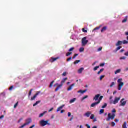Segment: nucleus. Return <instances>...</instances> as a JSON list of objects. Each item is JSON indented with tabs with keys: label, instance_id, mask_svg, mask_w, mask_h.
Listing matches in <instances>:
<instances>
[{
	"label": "nucleus",
	"instance_id": "obj_33",
	"mask_svg": "<svg viewBox=\"0 0 128 128\" xmlns=\"http://www.w3.org/2000/svg\"><path fill=\"white\" fill-rule=\"evenodd\" d=\"M72 60V57H70L67 59L66 62H70Z\"/></svg>",
	"mask_w": 128,
	"mask_h": 128
},
{
	"label": "nucleus",
	"instance_id": "obj_50",
	"mask_svg": "<svg viewBox=\"0 0 128 128\" xmlns=\"http://www.w3.org/2000/svg\"><path fill=\"white\" fill-rule=\"evenodd\" d=\"M54 110V108H51L49 110L48 112H52Z\"/></svg>",
	"mask_w": 128,
	"mask_h": 128
},
{
	"label": "nucleus",
	"instance_id": "obj_42",
	"mask_svg": "<svg viewBox=\"0 0 128 128\" xmlns=\"http://www.w3.org/2000/svg\"><path fill=\"white\" fill-rule=\"evenodd\" d=\"M88 98V96H86L84 97H83V98H82V100H86V98Z\"/></svg>",
	"mask_w": 128,
	"mask_h": 128
},
{
	"label": "nucleus",
	"instance_id": "obj_3",
	"mask_svg": "<svg viewBox=\"0 0 128 128\" xmlns=\"http://www.w3.org/2000/svg\"><path fill=\"white\" fill-rule=\"evenodd\" d=\"M114 118H116V114H113L112 115V114L110 113L108 114V117L107 118L106 120L107 122H110V120H114Z\"/></svg>",
	"mask_w": 128,
	"mask_h": 128
},
{
	"label": "nucleus",
	"instance_id": "obj_1",
	"mask_svg": "<svg viewBox=\"0 0 128 128\" xmlns=\"http://www.w3.org/2000/svg\"><path fill=\"white\" fill-rule=\"evenodd\" d=\"M122 79H119L118 80V82L119 84L118 86V90H122V86H124V84L122 82Z\"/></svg>",
	"mask_w": 128,
	"mask_h": 128
},
{
	"label": "nucleus",
	"instance_id": "obj_62",
	"mask_svg": "<svg viewBox=\"0 0 128 128\" xmlns=\"http://www.w3.org/2000/svg\"><path fill=\"white\" fill-rule=\"evenodd\" d=\"M97 122V120H96V118H94V120H93V122Z\"/></svg>",
	"mask_w": 128,
	"mask_h": 128
},
{
	"label": "nucleus",
	"instance_id": "obj_48",
	"mask_svg": "<svg viewBox=\"0 0 128 128\" xmlns=\"http://www.w3.org/2000/svg\"><path fill=\"white\" fill-rule=\"evenodd\" d=\"M18 102L16 104H15L14 106V108H16V107L18 106Z\"/></svg>",
	"mask_w": 128,
	"mask_h": 128
},
{
	"label": "nucleus",
	"instance_id": "obj_25",
	"mask_svg": "<svg viewBox=\"0 0 128 128\" xmlns=\"http://www.w3.org/2000/svg\"><path fill=\"white\" fill-rule=\"evenodd\" d=\"M54 81H52V82H51V83L50 84V85L49 86V88H52V86H54Z\"/></svg>",
	"mask_w": 128,
	"mask_h": 128
},
{
	"label": "nucleus",
	"instance_id": "obj_30",
	"mask_svg": "<svg viewBox=\"0 0 128 128\" xmlns=\"http://www.w3.org/2000/svg\"><path fill=\"white\" fill-rule=\"evenodd\" d=\"M32 91H34V89H31L29 92V94L28 96H32Z\"/></svg>",
	"mask_w": 128,
	"mask_h": 128
},
{
	"label": "nucleus",
	"instance_id": "obj_7",
	"mask_svg": "<svg viewBox=\"0 0 128 128\" xmlns=\"http://www.w3.org/2000/svg\"><path fill=\"white\" fill-rule=\"evenodd\" d=\"M58 60H60L59 57H57L56 58H54V57H52L50 60V62L52 64L54 62H56Z\"/></svg>",
	"mask_w": 128,
	"mask_h": 128
},
{
	"label": "nucleus",
	"instance_id": "obj_31",
	"mask_svg": "<svg viewBox=\"0 0 128 128\" xmlns=\"http://www.w3.org/2000/svg\"><path fill=\"white\" fill-rule=\"evenodd\" d=\"M104 98V96H101L99 98V100H98V102H99L100 104V101Z\"/></svg>",
	"mask_w": 128,
	"mask_h": 128
},
{
	"label": "nucleus",
	"instance_id": "obj_4",
	"mask_svg": "<svg viewBox=\"0 0 128 128\" xmlns=\"http://www.w3.org/2000/svg\"><path fill=\"white\" fill-rule=\"evenodd\" d=\"M40 124L41 126H50V124L48 123V120L44 121V120H42L40 121Z\"/></svg>",
	"mask_w": 128,
	"mask_h": 128
},
{
	"label": "nucleus",
	"instance_id": "obj_51",
	"mask_svg": "<svg viewBox=\"0 0 128 128\" xmlns=\"http://www.w3.org/2000/svg\"><path fill=\"white\" fill-rule=\"evenodd\" d=\"M102 48H100L98 49V52H102Z\"/></svg>",
	"mask_w": 128,
	"mask_h": 128
},
{
	"label": "nucleus",
	"instance_id": "obj_29",
	"mask_svg": "<svg viewBox=\"0 0 128 128\" xmlns=\"http://www.w3.org/2000/svg\"><path fill=\"white\" fill-rule=\"evenodd\" d=\"M79 62H80V60H77L76 61H75L74 64H78Z\"/></svg>",
	"mask_w": 128,
	"mask_h": 128
},
{
	"label": "nucleus",
	"instance_id": "obj_21",
	"mask_svg": "<svg viewBox=\"0 0 128 128\" xmlns=\"http://www.w3.org/2000/svg\"><path fill=\"white\" fill-rule=\"evenodd\" d=\"M41 101H37L34 104L33 106H38V104H40Z\"/></svg>",
	"mask_w": 128,
	"mask_h": 128
},
{
	"label": "nucleus",
	"instance_id": "obj_23",
	"mask_svg": "<svg viewBox=\"0 0 128 128\" xmlns=\"http://www.w3.org/2000/svg\"><path fill=\"white\" fill-rule=\"evenodd\" d=\"M79 52H84V48H80Z\"/></svg>",
	"mask_w": 128,
	"mask_h": 128
},
{
	"label": "nucleus",
	"instance_id": "obj_17",
	"mask_svg": "<svg viewBox=\"0 0 128 128\" xmlns=\"http://www.w3.org/2000/svg\"><path fill=\"white\" fill-rule=\"evenodd\" d=\"M108 30V28L106 26L104 27L101 30V32H106Z\"/></svg>",
	"mask_w": 128,
	"mask_h": 128
},
{
	"label": "nucleus",
	"instance_id": "obj_45",
	"mask_svg": "<svg viewBox=\"0 0 128 128\" xmlns=\"http://www.w3.org/2000/svg\"><path fill=\"white\" fill-rule=\"evenodd\" d=\"M82 32H86V33L88 32V30H86L85 28H82Z\"/></svg>",
	"mask_w": 128,
	"mask_h": 128
},
{
	"label": "nucleus",
	"instance_id": "obj_46",
	"mask_svg": "<svg viewBox=\"0 0 128 128\" xmlns=\"http://www.w3.org/2000/svg\"><path fill=\"white\" fill-rule=\"evenodd\" d=\"M78 94H84V91L82 90H80L78 92Z\"/></svg>",
	"mask_w": 128,
	"mask_h": 128
},
{
	"label": "nucleus",
	"instance_id": "obj_24",
	"mask_svg": "<svg viewBox=\"0 0 128 128\" xmlns=\"http://www.w3.org/2000/svg\"><path fill=\"white\" fill-rule=\"evenodd\" d=\"M104 68L101 69L99 72H98V74H102V72H104Z\"/></svg>",
	"mask_w": 128,
	"mask_h": 128
},
{
	"label": "nucleus",
	"instance_id": "obj_2",
	"mask_svg": "<svg viewBox=\"0 0 128 128\" xmlns=\"http://www.w3.org/2000/svg\"><path fill=\"white\" fill-rule=\"evenodd\" d=\"M66 80H68V78H66L62 80L61 82V84L59 85L58 86L55 90L56 92H58V90H60V88H61L62 87V86H64V84L66 82Z\"/></svg>",
	"mask_w": 128,
	"mask_h": 128
},
{
	"label": "nucleus",
	"instance_id": "obj_35",
	"mask_svg": "<svg viewBox=\"0 0 128 128\" xmlns=\"http://www.w3.org/2000/svg\"><path fill=\"white\" fill-rule=\"evenodd\" d=\"M90 120L94 119V114H92L91 116L90 117Z\"/></svg>",
	"mask_w": 128,
	"mask_h": 128
},
{
	"label": "nucleus",
	"instance_id": "obj_57",
	"mask_svg": "<svg viewBox=\"0 0 128 128\" xmlns=\"http://www.w3.org/2000/svg\"><path fill=\"white\" fill-rule=\"evenodd\" d=\"M86 128H90V125H88V124H86Z\"/></svg>",
	"mask_w": 128,
	"mask_h": 128
},
{
	"label": "nucleus",
	"instance_id": "obj_6",
	"mask_svg": "<svg viewBox=\"0 0 128 128\" xmlns=\"http://www.w3.org/2000/svg\"><path fill=\"white\" fill-rule=\"evenodd\" d=\"M88 40H86V38H84L82 39V46H84L86 44H88Z\"/></svg>",
	"mask_w": 128,
	"mask_h": 128
},
{
	"label": "nucleus",
	"instance_id": "obj_22",
	"mask_svg": "<svg viewBox=\"0 0 128 128\" xmlns=\"http://www.w3.org/2000/svg\"><path fill=\"white\" fill-rule=\"evenodd\" d=\"M46 112H44L41 114L39 118H42V116H44V114H46Z\"/></svg>",
	"mask_w": 128,
	"mask_h": 128
},
{
	"label": "nucleus",
	"instance_id": "obj_26",
	"mask_svg": "<svg viewBox=\"0 0 128 128\" xmlns=\"http://www.w3.org/2000/svg\"><path fill=\"white\" fill-rule=\"evenodd\" d=\"M122 72L121 70H118L115 72V74H120Z\"/></svg>",
	"mask_w": 128,
	"mask_h": 128
},
{
	"label": "nucleus",
	"instance_id": "obj_28",
	"mask_svg": "<svg viewBox=\"0 0 128 128\" xmlns=\"http://www.w3.org/2000/svg\"><path fill=\"white\" fill-rule=\"evenodd\" d=\"M104 114V110H100V114Z\"/></svg>",
	"mask_w": 128,
	"mask_h": 128
},
{
	"label": "nucleus",
	"instance_id": "obj_27",
	"mask_svg": "<svg viewBox=\"0 0 128 128\" xmlns=\"http://www.w3.org/2000/svg\"><path fill=\"white\" fill-rule=\"evenodd\" d=\"M126 122H124V124L122 126V128H128V127H126Z\"/></svg>",
	"mask_w": 128,
	"mask_h": 128
},
{
	"label": "nucleus",
	"instance_id": "obj_8",
	"mask_svg": "<svg viewBox=\"0 0 128 128\" xmlns=\"http://www.w3.org/2000/svg\"><path fill=\"white\" fill-rule=\"evenodd\" d=\"M32 118H28V119H26V120L25 124H26V126H28V124H32Z\"/></svg>",
	"mask_w": 128,
	"mask_h": 128
},
{
	"label": "nucleus",
	"instance_id": "obj_15",
	"mask_svg": "<svg viewBox=\"0 0 128 128\" xmlns=\"http://www.w3.org/2000/svg\"><path fill=\"white\" fill-rule=\"evenodd\" d=\"M91 114H92V112H88L85 114L84 116H87V118H90Z\"/></svg>",
	"mask_w": 128,
	"mask_h": 128
},
{
	"label": "nucleus",
	"instance_id": "obj_34",
	"mask_svg": "<svg viewBox=\"0 0 128 128\" xmlns=\"http://www.w3.org/2000/svg\"><path fill=\"white\" fill-rule=\"evenodd\" d=\"M74 50V48H72L68 50V52H73V50Z\"/></svg>",
	"mask_w": 128,
	"mask_h": 128
},
{
	"label": "nucleus",
	"instance_id": "obj_59",
	"mask_svg": "<svg viewBox=\"0 0 128 128\" xmlns=\"http://www.w3.org/2000/svg\"><path fill=\"white\" fill-rule=\"evenodd\" d=\"M124 56H128V52L124 54Z\"/></svg>",
	"mask_w": 128,
	"mask_h": 128
},
{
	"label": "nucleus",
	"instance_id": "obj_18",
	"mask_svg": "<svg viewBox=\"0 0 128 128\" xmlns=\"http://www.w3.org/2000/svg\"><path fill=\"white\" fill-rule=\"evenodd\" d=\"M121 48H122V46H120L118 48H116V49L115 50L114 52H117L118 50H120Z\"/></svg>",
	"mask_w": 128,
	"mask_h": 128
},
{
	"label": "nucleus",
	"instance_id": "obj_39",
	"mask_svg": "<svg viewBox=\"0 0 128 128\" xmlns=\"http://www.w3.org/2000/svg\"><path fill=\"white\" fill-rule=\"evenodd\" d=\"M106 106H108V104L106 103L102 106V108H106Z\"/></svg>",
	"mask_w": 128,
	"mask_h": 128
},
{
	"label": "nucleus",
	"instance_id": "obj_10",
	"mask_svg": "<svg viewBox=\"0 0 128 128\" xmlns=\"http://www.w3.org/2000/svg\"><path fill=\"white\" fill-rule=\"evenodd\" d=\"M41 92L40 91H39V92H36V94L34 96V97H32L31 98V100H34L36 98V96H38V94H40Z\"/></svg>",
	"mask_w": 128,
	"mask_h": 128
},
{
	"label": "nucleus",
	"instance_id": "obj_64",
	"mask_svg": "<svg viewBox=\"0 0 128 128\" xmlns=\"http://www.w3.org/2000/svg\"><path fill=\"white\" fill-rule=\"evenodd\" d=\"M58 86V84H54V87L56 88V86Z\"/></svg>",
	"mask_w": 128,
	"mask_h": 128
},
{
	"label": "nucleus",
	"instance_id": "obj_49",
	"mask_svg": "<svg viewBox=\"0 0 128 128\" xmlns=\"http://www.w3.org/2000/svg\"><path fill=\"white\" fill-rule=\"evenodd\" d=\"M26 126V123L23 124L22 126H20V128H24V126Z\"/></svg>",
	"mask_w": 128,
	"mask_h": 128
},
{
	"label": "nucleus",
	"instance_id": "obj_44",
	"mask_svg": "<svg viewBox=\"0 0 128 128\" xmlns=\"http://www.w3.org/2000/svg\"><path fill=\"white\" fill-rule=\"evenodd\" d=\"M112 126H116V123L114 122H112Z\"/></svg>",
	"mask_w": 128,
	"mask_h": 128
},
{
	"label": "nucleus",
	"instance_id": "obj_55",
	"mask_svg": "<svg viewBox=\"0 0 128 128\" xmlns=\"http://www.w3.org/2000/svg\"><path fill=\"white\" fill-rule=\"evenodd\" d=\"M62 76H66V72H64Z\"/></svg>",
	"mask_w": 128,
	"mask_h": 128
},
{
	"label": "nucleus",
	"instance_id": "obj_12",
	"mask_svg": "<svg viewBox=\"0 0 128 128\" xmlns=\"http://www.w3.org/2000/svg\"><path fill=\"white\" fill-rule=\"evenodd\" d=\"M98 104H100V102H98L94 103H92L91 104V108H94V106H98Z\"/></svg>",
	"mask_w": 128,
	"mask_h": 128
},
{
	"label": "nucleus",
	"instance_id": "obj_9",
	"mask_svg": "<svg viewBox=\"0 0 128 128\" xmlns=\"http://www.w3.org/2000/svg\"><path fill=\"white\" fill-rule=\"evenodd\" d=\"M125 98H122L121 101H120V106H124L126 104V101H124L125 100Z\"/></svg>",
	"mask_w": 128,
	"mask_h": 128
},
{
	"label": "nucleus",
	"instance_id": "obj_19",
	"mask_svg": "<svg viewBox=\"0 0 128 128\" xmlns=\"http://www.w3.org/2000/svg\"><path fill=\"white\" fill-rule=\"evenodd\" d=\"M128 22V16L122 21V24H124Z\"/></svg>",
	"mask_w": 128,
	"mask_h": 128
},
{
	"label": "nucleus",
	"instance_id": "obj_56",
	"mask_svg": "<svg viewBox=\"0 0 128 128\" xmlns=\"http://www.w3.org/2000/svg\"><path fill=\"white\" fill-rule=\"evenodd\" d=\"M62 109L60 108V107L57 109V112H60V110Z\"/></svg>",
	"mask_w": 128,
	"mask_h": 128
},
{
	"label": "nucleus",
	"instance_id": "obj_61",
	"mask_svg": "<svg viewBox=\"0 0 128 128\" xmlns=\"http://www.w3.org/2000/svg\"><path fill=\"white\" fill-rule=\"evenodd\" d=\"M124 52V49H122L120 50V52Z\"/></svg>",
	"mask_w": 128,
	"mask_h": 128
},
{
	"label": "nucleus",
	"instance_id": "obj_16",
	"mask_svg": "<svg viewBox=\"0 0 128 128\" xmlns=\"http://www.w3.org/2000/svg\"><path fill=\"white\" fill-rule=\"evenodd\" d=\"M84 68H83L79 69L78 70V74H82V72H84Z\"/></svg>",
	"mask_w": 128,
	"mask_h": 128
},
{
	"label": "nucleus",
	"instance_id": "obj_52",
	"mask_svg": "<svg viewBox=\"0 0 128 128\" xmlns=\"http://www.w3.org/2000/svg\"><path fill=\"white\" fill-rule=\"evenodd\" d=\"M70 116H72V113L68 112V117L70 118Z\"/></svg>",
	"mask_w": 128,
	"mask_h": 128
},
{
	"label": "nucleus",
	"instance_id": "obj_32",
	"mask_svg": "<svg viewBox=\"0 0 128 128\" xmlns=\"http://www.w3.org/2000/svg\"><path fill=\"white\" fill-rule=\"evenodd\" d=\"M71 54H72V52H68L66 54V56H71Z\"/></svg>",
	"mask_w": 128,
	"mask_h": 128
},
{
	"label": "nucleus",
	"instance_id": "obj_13",
	"mask_svg": "<svg viewBox=\"0 0 128 128\" xmlns=\"http://www.w3.org/2000/svg\"><path fill=\"white\" fill-rule=\"evenodd\" d=\"M74 86H76V84H72L68 88V92H70V91L72 90V88H74Z\"/></svg>",
	"mask_w": 128,
	"mask_h": 128
},
{
	"label": "nucleus",
	"instance_id": "obj_37",
	"mask_svg": "<svg viewBox=\"0 0 128 128\" xmlns=\"http://www.w3.org/2000/svg\"><path fill=\"white\" fill-rule=\"evenodd\" d=\"M100 28V26L99 27H96L94 30L93 32H94V30H98Z\"/></svg>",
	"mask_w": 128,
	"mask_h": 128
},
{
	"label": "nucleus",
	"instance_id": "obj_63",
	"mask_svg": "<svg viewBox=\"0 0 128 128\" xmlns=\"http://www.w3.org/2000/svg\"><path fill=\"white\" fill-rule=\"evenodd\" d=\"M116 109H114L112 110V112H116Z\"/></svg>",
	"mask_w": 128,
	"mask_h": 128
},
{
	"label": "nucleus",
	"instance_id": "obj_14",
	"mask_svg": "<svg viewBox=\"0 0 128 128\" xmlns=\"http://www.w3.org/2000/svg\"><path fill=\"white\" fill-rule=\"evenodd\" d=\"M122 44V41H118V42L116 44V46H120Z\"/></svg>",
	"mask_w": 128,
	"mask_h": 128
},
{
	"label": "nucleus",
	"instance_id": "obj_54",
	"mask_svg": "<svg viewBox=\"0 0 128 128\" xmlns=\"http://www.w3.org/2000/svg\"><path fill=\"white\" fill-rule=\"evenodd\" d=\"M126 57L123 56L120 58V60H126Z\"/></svg>",
	"mask_w": 128,
	"mask_h": 128
},
{
	"label": "nucleus",
	"instance_id": "obj_36",
	"mask_svg": "<svg viewBox=\"0 0 128 128\" xmlns=\"http://www.w3.org/2000/svg\"><path fill=\"white\" fill-rule=\"evenodd\" d=\"M98 68H100V66H97L94 68V72H96V70H98Z\"/></svg>",
	"mask_w": 128,
	"mask_h": 128
},
{
	"label": "nucleus",
	"instance_id": "obj_5",
	"mask_svg": "<svg viewBox=\"0 0 128 128\" xmlns=\"http://www.w3.org/2000/svg\"><path fill=\"white\" fill-rule=\"evenodd\" d=\"M120 97H116L114 101L113 102H110V104H118V102H120Z\"/></svg>",
	"mask_w": 128,
	"mask_h": 128
},
{
	"label": "nucleus",
	"instance_id": "obj_58",
	"mask_svg": "<svg viewBox=\"0 0 128 128\" xmlns=\"http://www.w3.org/2000/svg\"><path fill=\"white\" fill-rule=\"evenodd\" d=\"M22 120V118H20L18 121V124H20Z\"/></svg>",
	"mask_w": 128,
	"mask_h": 128
},
{
	"label": "nucleus",
	"instance_id": "obj_40",
	"mask_svg": "<svg viewBox=\"0 0 128 128\" xmlns=\"http://www.w3.org/2000/svg\"><path fill=\"white\" fill-rule=\"evenodd\" d=\"M122 44H128V42L126 41V40H124V41L122 42Z\"/></svg>",
	"mask_w": 128,
	"mask_h": 128
},
{
	"label": "nucleus",
	"instance_id": "obj_20",
	"mask_svg": "<svg viewBox=\"0 0 128 128\" xmlns=\"http://www.w3.org/2000/svg\"><path fill=\"white\" fill-rule=\"evenodd\" d=\"M76 98H74L72 100H71L70 102V104H74V102H76Z\"/></svg>",
	"mask_w": 128,
	"mask_h": 128
},
{
	"label": "nucleus",
	"instance_id": "obj_38",
	"mask_svg": "<svg viewBox=\"0 0 128 128\" xmlns=\"http://www.w3.org/2000/svg\"><path fill=\"white\" fill-rule=\"evenodd\" d=\"M115 84H116V82H112L110 85V88H112V86H114Z\"/></svg>",
	"mask_w": 128,
	"mask_h": 128
},
{
	"label": "nucleus",
	"instance_id": "obj_43",
	"mask_svg": "<svg viewBox=\"0 0 128 128\" xmlns=\"http://www.w3.org/2000/svg\"><path fill=\"white\" fill-rule=\"evenodd\" d=\"M106 66V64L103 63V64H100V67H102V66Z\"/></svg>",
	"mask_w": 128,
	"mask_h": 128
},
{
	"label": "nucleus",
	"instance_id": "obj_41",
	"mask_svg": "<svg viewBox=\"0 0 128 128\" xmlns=\"http://www.w3.org/2000/svg\"><path fill=\"white\" fill-rule=\"evenodd\" d=\"M78 56V54H74V56L72 57L73 60H74V58H76V56Z\"/></svg>",
	"mask_w": 128,
	"mask_h": 128
},
{
	"label": "nucleus",
	"instance_id": "obj_47",
	"mask_svg": "<svg viewBox=\"0 0 128 128\" xmlns=\"http://www.w3.org/2000/svg\"><path fill=\"white\" fill-rule=\"evenodd\" d=\"M104 78V76H102L100 77V80H102V79Z\"/></svg>",
	"mask_w": 128,
	"mask_h": 128
},
{
	"label": "nucleus",
	"instance_id": "obj_60",
	"mask_svg": "<svg viewBox=\"0 0 128 128\" xmlns=\"http://www.w3.org/2000/svg\"><path fill=\"white\" fill-rule=\"evenodd\" d=\"M115 122H120V120H118V119H116Z\"/></svg>",
	"mask_w": 128,
	"mask_h": 128
},
{
	"label": "nucleus",
	"instance_id": "obj_53",
	"mask_svg": "<svg viewBox=\"0 0 128 128\" xmlns=\"http://www.w3.org/2000/svg\"><path fill=\"white\" fill-rule=\"evenodd\" d=\"M14 88V86H12L10 88L9 90H12Z\"/></svg>",
	"mask_w": 128,
	"mask_h": 128
},
{
	"label": "nucleus",
	"instance_id": "obj_11",
	"mask_svg": "<svg viewBox=\"0 0 128 128\" xmlns=\"http://www.w3.org/2000/svg\"><path fill=\"white\" fill-rule=\"evenodd\" d=\"M100 94L96 95L93 99L94 100H96V102L98 100V98H100Z\"/></svg>",
	"mask_w": 128,
	"mask_h": 128
}]
</instances>
